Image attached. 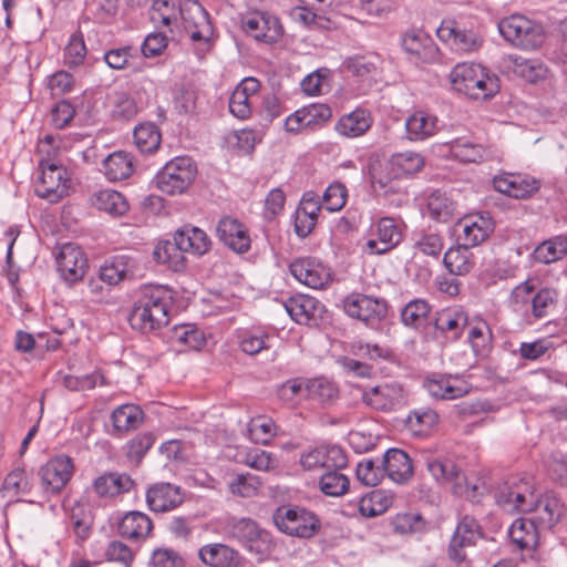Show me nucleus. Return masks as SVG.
Masks as SVG:
<instances>
[{
  "instance_id": "nucleus-18",
  "label": "nucleus",
  "mask_w": 567,
  "mask_h": 567,
  "mask_svg": "<svg viewBox=\"0 0 567 567\" xmlns=\"http://www.w3.org/2000/svg\"><path fill=\"white\" fill-rule=\"evenodd\" d=\"M495 224L489 215L477 214L461 218L455 225L458 244L473 248L485 241L494 231Z\"/></svg>"
},
{
  "instance_id": "nucleus-7",
  "label": "nucleus",
  "mask_w": 567,
  "mask_h": 567,
  "mask_svg": "<svg viewBox=\"0 0 567 567\" xmlns=\"http://www.w3.org/2000/svg\"><path fill=\"white\" fill-rule=\"evenodd\" d=\"M197 166L189 156H176L156 174L157 188L167 195L184 193L194 182Z\"/></svg>"
},
{
  "instance_id": "nucleus-6",
  "label": "nucleus",
  "mask_w": 567,
  "mask_h": 567,
  "mask_svg": "<svg viewBox=\"0 0 567 567\" xmlns=\"http://www.w3.org/2000/svg\"><path fill=\"white\" fill-rule=\"evenodd\" d=\"M497 28L505 41L522 50H535L545 40L543 27L524 14L515 13L501 19Z\"/></svg>"
},
{
  "instance_id": "nucleus-47",
  "label": "nucleus",
  "mask_w": 567,
  "mask_h": 567,
  "mask_svg": "<svg viewBox=\"0 0 567 567\" xmlns=\"http://www.w3.org/2000/svg\"><path fill=\"white\" fill-rule=\"evenodd\" d=\"M509 60L512 62L513 72L527 82L536 83L546 78L547 68L539 59L511 55Z\"/></svg>"
},
{
  "instance_id": "nucleus-36",
  "label": "nucleus",
  "mask_w": 567,
  "mask_h": 567,
  "mask_svg": "<svg viewBox=\"0 0 567 567\" xmlns=\"http://www.w3.org/2000/svg\"><path fill=\"white\" fill-rule=\"evenodd\" d=\"M405 130L410 141H425L437 132V117L424 111H416L406 118Z\"/></svg>"
},
{
  "instance_id": "nucleus-62",
  "label": "nucleus",
  "mask_w": 567,
  "mask_h": 567,
  "mask_svg": "<svg viewBox=\"0 0 567 567\" xmlns=\"http://www.w3.org/2000/svg\"><path fill=\"white\" fill-rule=\"evenodd\" d=\"M557 293L550 288H542L534 291L532 306L529 310V318L543 319L548 316L549 309L556 302Z\"/></svg>"
},
{
  "instance_id": "nucleus-57",
  "label": "nucleus",
  "mask_w": 567,
  "mask_h": 567,
  "mask_svg": "<svg viewBox=\"0 0 567 567\" xmlns=\"http://www.w3.org/2000/svg\"><path fill=\"white\" fill-rule=\"evenodd\" d=\"M237 457L238 462L257 471H270L277 465L271 453L258 447L239 451Z\"/></svg>"
},
{
  "instance_id": "nucleus-9",
  "label": "nucleus",
  "mask_w": 567,
  "mask_h": 567,
  "mask_svg": "<svg viewBox=\"0 0 567 567\" xmlns=\"http://www.w3.org/2000/svg\"><path fill=\"white\" fill-rule=\"evenodd\" d=\"M226 533L249 553L258 556L259 559L270 549L269 534L251 518H229L226 523Z\"/></svg>"
},
{
  "instance_id": "nucleus-29",
  "label": "nucleus",
  "mask_w": 567,
  "mask_h": 567,
  "mask_svg": "<svg viewBox=\"0 0 567 567\" xmlns=\"http://www.w3.org/2000/svg\"><path fill=\"white\" fill-rule=\"evenodd\" d=\"M383 473L391 481L398 484L409 482L413 476L412 460L402 450L389 449L381 460Z\"/></svg>"
},
{
  "instance_id": "nucleus-12",
  "label": "nucleus",
  "mask_w": 567,
  "mask_h": 567,
  "mask_svg": "<svg viewBox=\"0 0 567 567\" xmlns=\"http://www.w3.org/2000/svg\"><path fill=\"white\" fill-rule=\"evenodd\" d=\"M346 313L363 321L369 327H375L388 313L384 299L374 298L363 293H351L343 300Z\"/></svg>"
},
{
  "instance_id": "nucleus-10",
  "label": "nucleus",
  "mask_w": 567,
  "mask_h": 567,
  "mask_svg": "<svg viewBox=\"0 0 567 567\" xmlns=\"http://www.w3.org/2000/svg\"><path fill=\"white\" fill-rule=\"evenodd\" d=\"M403 239V225L392 217H381L369 228L364 251L383 255L394 249Z\"/></svg>"
},
{
  "instance_id": "nucleus-26",
  "label": "nucleus",
  "mask_w": 567,
  "mask_h": 567,
  "mask_svg": "<svg viewBox=\"0 0 567 567\" xmlns=\"http://www.w3.org/2000/svg\"><path fill=\"white\" fill-rule=\"evenodd\" d=\"M496 192L513 198H526L540 188V181L527 175L506 174L493 178Z\"/></svg>"
},
{
  "instance_id": "nucleus-53",
  "label": "nucleus",
  "mask_w": 567,
  "mask_h": 567,
  "mask_svg": "<svg viewBox=\"0 0 567 567\" xmlns=\"http://www.w3.org/2000/svg\"><path fill=\"white\" fill-rule=\"evenodd\" d=\"M567 254V238L556 236L538 245L534 251L535 260L542 264H551Z\"/></svg>"
},
{
  "instance_id": "nucleus-24",
  "label": "nucleus",
  "mask_w": 567,
  "mask_h": 567,
  "mask_svg": "<svg viewBox=\"0 0 567 567\" xmlns=\"http://www.w3.org/2000/svg\"><path fill=\"white\" fill-rule=\"evenodd\" d=\"M260 89V83L255 78L244 79L229 97L230 113L240 120H246L250 116L255 100L257 99Z\"/></svg>"
},
{
  "instance_id": "nucleus-59",
  "label": "nucleus",
  "mask_w": 567,
  "mask_h": 567,
  "mask_svg": "<svg viewBox=\"0 0 567 567\" xmlns=\"http://www.w3.org/2000/svg\"><path fill=\"white\" fill-rule=\"evenodd\" d=\"M179 7L169 0H154L150 18L155 25L171 28L178 20Z\"/></svg>"
},
{
  "instance_id": "nucleus-31",
  "label": "nucleus",
  "mask_w": 567,
  "mask_h": 567,
  "mask_svg": "<svg viewBox=\"0 0 567 567\" xmlns=\"http://www.w3.org/2000/svg\"><path fill=\"white\" fill-rule=\"evenodd\" d=\"M136 269V260L126 254L115 255L104 261L100 268V279L109 286H116L131 278Z\"/></svg>"
},
{
  "instance_id": "nucleus-1",
  "label": "nucleus",
  "mask_w": 567,
  "mask_h": 567,
  "mask_svg": "<svg viewBox=\"0 0 567 567\" xmlns=\"http://www.w3.org/2000/svg\"><path fill=\"white\" fill-rule=\"evenodd\" d=\"M495 499L507 513H530L540 529L553 528L564 513L563 503L554 493L536 497L534 478L529 475L507 478L498 486Z\"/></svg>"
},
{
  "instance_id": "nucleus-21",
  "label": "nucleus",
  "mask_w": 567,
  "mask_h": 567,
  "mask_svg": "<svg viewBox=\"0 0 567 567\" xmlns=\"http://www.w3.org/2000/svg\"><path fill=\"white\" fill-rule=\"evenodd\" d=\"M363 402L379 411H394L405 402L404 390L398 382H385L368 389L362 394Z\"/></svg>"
},
{
  "instance_id": "nucleus-5",
  "label": "nucleus",
  "mask_w": 567,
  "mask_h": 567,
  "mask_svg": "<svg viewBox=\"0 0 567 567\" xmlns=\"http://www.w3.org/2000/svg\"><path fill=\"white\" fill-rule=\"evenodd\" d=\"M436 35L457 54L478 52L484 44L481 28L463 19L442 21L436 29Z\"/></svg>"
},
{
  "instance_id": "nucleus-11",
  "label": "nucleus",
  "mask_w": 567,
  "mask_h": 567,
  "mask_svg": "<svg viewBox=\"0 0 567 567\" xmlns=\"http://www.w3.org/2000/svg\"><path fill=\"white\" fill-rule=\"evenodd\" d=\"M423 386L429 395L435 400L452 401L467 395L473 385L468 378L460 373H431L424 381Z\"/></svg>"
},
{
  "instance_id": "nucleus-16",
  "label": "nucleus",
  "mask_w": 567,
  "mask_h": 567,
  "mask_svg": "<svg viewBox=\"0 0 567 567\" xmlns=\"http://www.w3.org/2000/svg\"><path fill=\"white\" fill-rule=\"evenodd\" d=\"M56 270L68 285L81 281L87 270V258L79 245L63 244L55 256Z\"/></svg>"
},
{
  "instance_id": "nucleus-52",
  "label": "nucleus",
  "mask_w": 567,
  "mask_h": 567,
  "mask_svg": "<svg viewBox=\"0 0 567 567\" xmlns=\"http://www.w3.org/2000/svg\"><path fill=\"white\" fill-rule=\"evenodd\" d=\"M431 306L424 299H413L401 310V321L410 328L423 327L429 318Z\"/></svg>"
},
{
  "instance_id": "nucleus-45",
  "label": "nucleus",
  "mask_w": 567,
  "mask_h": 567,
  "mask_svg": "<svg viewBox=\"0 0 567 567\" xmlns=\"http://www.w3.org/2000/svg\"><path fill=\"white\" fill-rule=\"evenodd\" d=\"M239 349L249 355H255L269 349L270 336L262 328H247L237 331Z\"/></svg>"
},
{
  "instance_id": "nucleus-64",
  "label": "nucleus",
  "mask_w": 567,
  "mask_h": 567,
  "mask_svg": "<svg viewBox=\"0 0 567 567\" xmlns=\"http://www.w3.org/2000/svg\"><path fill=\"white\" fill-rule=\"evenodd\" d=\"M151 567H185L182 555L168 547L155 548L150 557Z\"/></svg>"
},
{
  "instance_id": "nucleus-19",
  "label": "nucleus",
  "mask_w": 567,
  "mask_h": 567,
  "mask_svg": "<svg viewBox=\"0 0 567 567\" xmlns=\"http://www.w3.org/2000/svg\"><path fill=\"white\" fill-rule=\"evenodd\" d=\"M299 462L305 471L323 473L332 467H344L348 460L341 447L322 445L303 451Z\"/></svg>"
},
{
  "instance_id": "nucleus-60",
  "label": "nucleus",
  "mask_w": 567,
  "mask_h": 567,
  "mask_svg": "<svg viewBox=\"0 0 567 567\" xmlns=\"http://www.w3.org/2000/svg\"><path fill=\"white\" fill-rule=\"evenodd\" d=\"M87 50L83 34L78 31L71 34L63 51V62L69 68L80 66L86 56Z\"/></svg>"
},
{
  "instance_id": "nucleus-55",
  "label": "nucleus",
  "mask_w": 567,
  "mask_h": 567,
  "mask_svg": "<svg viewBox=\"0 0 567 567\" xmlns=\"http://www.w3.org/2000/svg\"><path fill=\"white\" fill-rule=\"evenodd\" d=\"M134 142L142 153H152L161 144V133L156 125L152 123L141 124L134 130Z\"/></svg>"
},
{
  "instance_id": "nucleus-2",
  "label": "nucleus",
  "mask_w": 567,
  "mask_h": 567,
  "mask_svg": "<svg viewBox=\"0 0 567 567\" xmlns=\"http://www.w3.org/2000/svg\"><path fill=\"white\" fill-rule=\"evenodd\" d=\"M173 305V291L159 285H150L141 289L130 313V324L134 330L148 333L169 322Z\"/></svg>"
},
{
  "instance_id": "nucleus-44",
  "label": "nucleus",
  "mask_w": 567,
  "mask_h": 567,
  "mask_svg": "<svg viewBox=\"0 0 567 567\" xmlns=\"http://www.w3.org/2000/svg\"><path fill=\"white\" fill-rule=\"evenodd\" d=\"M443 264L450 274L464 276L468 274L475 262L468 247L458 244L445 251Z\"/></svg>"
},
{
  "instance_id": "nucleus-37",
  "label": "nucleus",
  "mask_w": 567,
  "mask_h": 567,
  "mask_svg": "<svg viewBox=\"0 0 567 567\" xmlns=\"http://www.w3.org/2000/svg\"><path fill=\"white\" fill-rule=\"evenodd\" d=\"M424 164V157L420 153L405 151L393 154L386 162V169L392 173L394 178H400L419 173Z\"/></svg>"
},
{
  "instance_id": "nucleus-42",
  "label": "nucleus",
  "mask_w": 567,
  "mask_h": 567,
  "mask_svg": "<svg viewBox=\"0 0 567 567\" xmlns=\"http://www.w3.org/2000/svg\"><path fill=\"white\" fill-rule=\"evenodd\" d=\"M134 172L132 156L126 152H114L103 162V173L107 181L118 182L128 178Z\"/></svg>"
},
{
  "instance_id": "nucleus-35",
  "label": "nucleus",
  "mask_w": 567,
  "mask_h": 567,
  "mask_svg": "<svg viewBox=\"0 0 567 567\" xmlns=\"http://www.w3.org/2000/svg\"><path fill=\"white\" fill-rule=\"evenodd\" d=\"M132 478L124 473H105L95 478L93 489L101 498H113L127 493L133 487Z\"/></svg>"
},
{
  "instance_id": "nucleus-13",
  "label": "nucleus",
  "mask_w": 567,
  "mask_h": 567,
  "mask_svg": "<svg viewBox=\"0 0 567 567\" xmlns=\"http://www.w3.org/2000/svg\"><path fill=\"white\" fill-rule=\"evenodd\" d=\"M240 27L247 35L262 43H274L282 33L279 19L261 10L245 13L240 19Z\"/></svg>"
},
{
  "instance_id": "nucleus-15",
  "label": "nucleus",
  "mask_w": 567,
  "mask_h": 567,
  "mask_svg": "<svg viewBox=\"0 0 567 567\" xmlns=\"http://www.w3.org/2000/svg\"><path fill=\"white\" fill-rule=\"evenodd\" d=\"M41 175L34 185L37 196L50 203H56L68 194L70 179L68 171L62 165L44 164L41 162Z\"/></svg>"
},
{
  "instance_id": "nucleus-4",
  "label": "nucleus",
  "mask_w": 567,
  "mask_h": 567,
  "mask_svg": "<svg viewBox=\"0 0 567 567\" xmlns=\"http://www.w3.org/2000/svg\"><path fill=\"white\" fill-rule=\"evenodd\" d=\"M272 520L280 533L298 539H310L321 530L318 514L300 505L279 506L272 514Z\"/></svg>"
},
{
  "instance_id": "nucleus-33",
  "label": "nucleus",
  "mask_w": 567,
  "mask_h": 567,
  "mask_svg": "<svg viewBox=\"0 0 567 567\" xmlns=\"http://www.w3.org/2000/svg\"><path fill=\"white\" fill-rule=\"evenodd\" d=\"M179 249L195 256H204L212 249V240L205 230L198 227L185 226L174 235Z\"/></svg>"
},
{
  "instance_id": "nucleus-30",
  "label": "nucleus",
  "mask_w": 567,
  "mask_h": 567,
  "mask_svg": "<svg viewBox=\"0 0 567 567\" xmlns=\"http://www.w3.org/2000/svg\"><path fill=\"white\" fill-rule=\"evenodd\" d=\"M198 557L208 567H239L243 558L238 550L221 543H212L198 549Z\"/></svg>"
},
{
  "instance_id": "nucleus-38",
  "label": "nucleus",
  "mask_w": 567,
  "mask_h": 567,
  "mask_svg": "<svg viewBox=\"0 0 567 567\" xmlns=\"http://www.w3.org/2000/svg\"><path fill=\"white\" fill-rule=\"evenodd\" d=\"M467 340L475 355L485 357L493 347V332L489 324L482 318L468 321Z\"/></svg>"
},
{
  "instance_id": "nucleus-8",
  "label": "nucleus",
  "mask_w": 567,
  "mask_h": 567,
  "mask_svg": "<svg viewBox=\"0 0 567 567\" xmlns=\"http://www.w3.org/2000/svg\"><path fill=\"white\" fill-rule=\"evenodd\" d=\"M426 468L433 480L442 486H449L457 496L475 497V485H470L467 477L457 463L447 456L426 460Z\"/></svg>"
},
{
  "instance_id": "nucleus-50",
  "label": "nucleus",
  "mask_w": 567,
  "mask_h": 567,
  "mask_svg": "<svg viewBox=\"0 0 567 567\" xmlns=\"http://www.w3.org/2000/svg\"><path fill=\"white\" fill-rule=\"evenodd\" d=\"M456 212V204L446 193L435 190L427 199L429 216L440 223L451 219Z\"/></svg>"
},
{
  "instance_id": "nucleus-27",
  "label": "nucleus",
  "mask_w": 567,
  "mask_h": 567,
  "mask_svg": "<svg viewBox=\"0 0 567 567\" xmlns=\"http://www.w3.org/2000/svg\"><path fill=\"white\" fill-rule=\"evenodd\" d=\"M217 236L228 248L238 254H244L250 248V237L247 228L238 219L223 217L217 225Z\"/></svg>"
},
{
  "instance_id": "nucleus-51",
  "label": "nucleus",
  "mask_w": 567,
  "mask_h": 567,
  "mask_svg": "<svg viewBox=\"0 0 567 567\" xmlns=\"http://www.w3.org/2000/svg\"><path fill=\"white\" fill-rule=\"evenodd\" d=\"M341 468L332 467L321 473L319 487L324 495L338 497L349 489L350 481L347 475L340 472Z\"/></svg>"
},
{
  "instance_id": "nucleus-41",
  "label": "nucleus",
  "mask_w": 567,
  "mask_h": 567,
  "mask_svg": "<svg viewBox=\"0 0 567 567\" xmlns=\"http://www.w3.org/2000/svg\"><path fill=\"white\" fill-rule=\"evenodd\" d=\"M114 432L122 434L137 429L144 421V412L136 404H122L111 414Z\"/></svg>"
},
{
  "instance_id": "nucleus-61",
  "label": "nucleus",
  "mask_w": 567,
  "mask_h": 567,
  "mask_svg": "<svg viewBox=\"0 0 567 567\" xmlns=\"http://www.w3.org/2000/svg\"><path fill=\"white\" fill-rule=\"evenodd\" d=\"M3 492L9 497L25 495L31 491V484L23 467L13 468L4 478Z\"/></svg>"
},
{
  "instance_id": "nucleus-20",
  "label": "nucleus",
  "mask_w": 567,
  "mask_h": 567,
  "mask_svg": "<svg viewBox=\"0 0 567 567\" xmlns=\"http://www.w3.org/2000/svg\"><path fill=\"white\" fill-rule=\"evenodd\" d=\"M43 486L52 493L61 492L74 474L73 460L60 454L50 458L40 471Z\"/></svg>"
},
{
  "instance_id": "nucleus-28",
  "label": "nucleus",
  "mask_w": 567,
  "mask_h": 567,
  "mask_svg": "<svg viewBox=\"0 0 567 567\" xmlns=\"http://www.w3.org/2000/svg\"><path fill=\"white\" fill-rule=\"evenodd\" d=\"M373 116L364 107H357L339 117L334 124V131L346 138H358L363 136L372 126Z\"/></svg>"
},
{
  "instance_id": "nucleus-32",
  "label": "nucleus",
  "mask_w": 567,
  "mask_h": 567,
  "mask_svg": "<svg viewBox=\"0 0 567 567\" xmlns=\"http://www.w3.org/2000/svg\"><path fill=\"white\" fill-rule=\"evenodd\" d=\"M152 529L151 518L138 511L127 512L117 523L118 535L128 540H144L150 536Z\"/></svg>"
},
{
  "instance_id": "nucleus-34",
  "label": "nucleus",
  "mask_w": 567,
  "mask_h": 567,
  "mask_svg": "<svg viewBox=\"0 0 567 567\" xmlns=\"http://www.w3.org/2000/svg\"><path fill=\"white\" fill-rule=\"evenodd\" d=\"M539 529L533 518L519 517L512 523L508 536L518 549L533 550L538 544Z\"/></svg>"
},
{
  "instance_id": "nucleus-22",
  "label": "nucleus",
  "mask_w": 567,
  "mask_h": 567,
  "mask_svg": "<svg viewBox=\"0 0 567 567\" xmlns=\"http://www.w3.org/2000/svg\"><path fill=\"white\" fill-rule=\"evenodd\" d=\"M402 48L415 62L433 63L439 59L434 40L422 30H410L402 38Z\"/></svg>"
},
{
  "instance_id": "nucleus-63",
  "label": "nucleus",
  "mask_w": 567,
  "mask_h": 567,
  "mask_svg": "<svg viewBox=\"0 0 567 567\" xmlns=\"http://www.w3.org/2000/svg\"><path fill=\"white\" fill-rule=\"evenodd\" d=\"M307 398L319 402H328L337 398L336 385L326 378H315L306 381Z\"/></svg>"
},
{
  "instance_id": "nucleus-25",
  "label": "nucleus",
  "mask_w": 567,
  "mask_h": 567,
  "mask_svg": "<svg viewBox=\"0 0 567 567\" xmlns=\"http://www.w3.org/2000/svg\"><path fill=\"white\" fill-rule=\"evenodd\" d=\"M146 503L152 512H169L183 503V493L177 485L156 483L147 488Z\"/></svg>"
},
{
  "instance_id": "nucleus-43",
  "label": "nucleus",
  "mask_w": 567,
  "mask_h": 567,
  "mask_svg": "<svg viewBox=\"0 0 567 567\" xmlns=\"http://www.w3.org/2000/svg\"><path fill=\"white\" fill-rule=\"evenodd\" d=\"M92 205L113 217L123 216L130 208L126 198L114 189L96 192L92 197Z\"/></svg>"
},
{
  "instance_id": "nucleus-48",
  "label": "nucleus",
  "mask_w": 567,
  "mask_h": 567,
  "mask_svg": "<svg viewBox=\"0 0 567 567\" xmlns=\"http://www.w3.org/2000/svg\"><path fill=\"white\" fill-rule=\"evenodd\" d=\"M153 257L156 262L167 266L174 271H179L185 268V258L182 249H179L177 241H161L153 251Z\"/></svg>"
},
{
  "instance_id": "nucleus-56",
  "label": "nucleus",
  "mask_w": 567,
  "mask_h": 567,
  "mask_svg": "<svg viewBox=\"0 0 567 567\" xmlns=\"http://www.w3.org/2000/svg\"><path fill=\"white\" fill-rule=\"evenodd\" d=\"M247 434L256 444H268L276 434V424L270 417L256 416L248 423Z\"/></svg>"
},
{
  "instance_id": "nucleus-49",
  "label": "nucleus",
  "mask_w": 567,
  "mask_h": 567,
  "mask_svg": "<svg viewBox=\"0 0 567 567\" xmlns=\"http://www.w3.org/2000/svg\"><path fill=\"white\" fill-rule=\"evenodd\" d=\"M56 381L69 391L80 392L89 391L105 382L104 375L95 370L84 375H73L69 373H58Z\"/></svg>"
},
{
  "instance_id": "nucleus-46",
  "label": "nucleus",
  "mask_w": 567,
  "mask_h": 567,
  "mask_svg": "<svg viewBox=\"0 0 567 567\" xmlns=\"http://www.w3.org/2000/svg\"><path fill=\"white\" fill-rule=\"evenodd\" d=\"M392 503V495L383 489H374L360 498L358 509L363 517H375L385 513Z\"/></svg>"
},
{
  "instance_id": "nucleus-39",
  "label": "nucleus",
  "mask_w": 567,
  "mask_h": 567,
  "mask_svg": "<svg viewBox=\"0 0 567 567\" xmlns=\"http://www.w3.org/2000/svg\"><path fill=\"white\" fill-rule=\"evenodd\" d=\"M446 146L451 156L462 163H480L488 157V151L484 145L466 137H457Z\"/></svg>"
},
{
  "instance_id": "nucleus-23",
  "label": "nucleus",
  "mask_w": 567,
  "mask_h": 567,
  "mask_svg": "<svg viewBox=\"0 0 567 567\" xmlns=\"http://www.w3.org/2000/svg\"><path fill=\"white\" fill-rule=\"evenodd\" d=\"M284 307L290 318L299 324L316 323L324 311V306L317 298L302 293L290 297Z\"/></svg>"
},
{
  "instance_id": "nucleus-54",
  "label": "nucleus",
  "mask_w": 567,
  "mask_h": 567,
  "mask_svg": "<svg viewBox=\"0 0 567 567\" xmlns=\"http://www.w3.org/2000/svg\"><path fill=\"white\" fill-rule=\"evenodd\" d=\"M535 288L528 282H522L516 286L509 297V306L514 312L529 321V310Z\"/></svg>"
},
{
  "instance_id": "nucleus-58",
  "label": "nucleus",
  "mask_w": 567,
  "mask_h": 567,
  "mask_svg": "<svg viewBox=\"0 0 567 567\" xmlns=\"http://www.w3.org/2000/svg\"><path fill=\"white\" fill-rule=\"evenodd\" d=\"M439 422V414L429 408L411 411L406 416V424L416 434H425Z\"/></svg>"
},
{
  "instance_id": "nucleus-40",
  "label": "nucleus",
  "mask_w": 567,
  "mask_h": 567,
  "mask_svg": "<svg viewBox=\"0 0 567 567\" xmlns=\"http://www.w3.org/2000/svg\"><path fill=\"white\" fill-rule=\"evenodd\" d=\"M468 316L461 307L441 310L435 318V328L458 339L468 323Z\"/></svg>"
},
{
  "instance_id": "nucleus-14",
  "label": "nucleus",
  "mask_w": 567,
  "mask_h": 567,
  "mask_svg": "<svg viewBox=\"0 0 567 567\" xmlns=\"http://www.w3.org/2000/svg\"><path fill=\"white\" fill-rule=\"evenodd\" d=\"M186 31L194 42L208 43L214 29L206 9L197 0H183L179 3V16Z\"/></svg>"
},
{
  "instance_id": "nucleus-17",
  "label": "nucleus",
  "mask_w": 567,
  "mask_h": 567,
  "mask_svg": "<svg viewBox=\"0 0 567 567\" xmlns=\"http://www.w3.org/2000/svg\"><path fill=\"white\" fill-rule=\"evenodd\" d=\"M290 274L311 289H323L332 281L331 269L313 257H301L289 265Z\"/></svg>"
},
{
  "instance_id": "nucleus-3",
  "label": "nucleus",
  "mask_w": 567,
  "mask_h": 567,
  "mask_svg": "<svg viewBox=\"0 0 567 567\" xmlns=\"http://www.w3.org/2000/svg\"><path fill=\"white\" fill-rule=\"evenodd\" d=\"M451 89L473 100L493 97L499 91V79L473 62L457 63L450 72Z\"/></svg>"
}]
</instances>
